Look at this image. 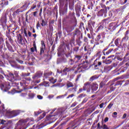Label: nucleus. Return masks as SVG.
Returning a JSON list of instances; mask_svg holds the SVG:
<instances>
[{
  "label": "nucleus",
  "mask_w": 129,
  "mask_h": 129,
  "mask_svg": "<svg viewBox=\"0 0 129 129\" xmlns=\"http://www.w3.org/2000/svg\"><path fill=\"white\" fill-rule=\"evenodd\" d=\"M43 85L45 87L49 86V82L47 81H44L43 82Z\"/></svg>",
  "instance_id": "nucleus-63"
},
{
  "label": "nucleus",
  "mask_w": 129,
  "mask_h": 129,
  "mask_svg": "<svg viewBox=\"0 0 129 129\" xmlns=\"http://www.w3.org/2000/svg\"><path fill=\"white\" fill-rule=\"evenodd\" d=\"M45 116H46V113H45V112L43 113L42 115L38 118L37 120L38 121H39V120H41L42 119V118H44V117H45Z\"/></svg>",
  "instance_id": "nucleus-46"
},
{
  "label": "nucleus",
  "mask_w": 129,
  "mask_h": 129,
  "mask_svg": "<svg viewBox=\"0 0 129 129\" xmlns=\"http://www.w3.org/2000/svg\"><path fill=\"white\" fill-rule=\"evenodd\" d=\"M81 59H82V55H76L74 58L75 63H78V62H81Z\"/></svg>",
  "instance_id": "nucleus-22"
},
{
  "label": "nucleus",
  "mask_w": 129,
  "mask_h": 129,
  "mask_svg": "<svg viewBox=\"0 0 129 129\" xmlns=\"http://www.w3.org/2000/svg\"><path fill=\"white\" fill-rule=\"evenodd\" d=\"M9 20L12 24H15L16 23V18H14L12 16H9Z\"/></svg>",
  "instance_id": "nucleus-33"
},
{
  "label": "nucleus",
  "mask_w": 129,
  "mask_h": 129,
  "mask_svg": "<svg viewBox=\"0 0 129 129\" xmlns=\"http://www.w3.org/2000/svg\"><path fill=\"white\" fill-rule=\"evenodd\" d=\"M111 69H112V66H105L104 68V72L107 73V72H109Z\"/></svg>",
  "instance_id": "nucleus-25"
},
{
  "label": "nucleus",
  "mask_w": 129,
  "mask_h": 129,
  "mask_svg": "<svg viewBox=\"0 0 129 129\" xmlns=\"http://www.w3.org/2000/svg\"><path fill=\"white\" fill-rule=\"evenodd\" d=\"M10 113L12 115L10 117L11 118L13 117H15V116H17L19 115L21 113V111L20 110H15V111H11Z\"/></svg>",
  "instance_id": "nucleus-16"
},
{
  "label": "nucleus",
  "mask_w": 129,
  "mask_h": 129,
  "mask_svg": "<svg viewBox=\"0 0 129 129\" xmlns=\"http://www.w3.org/2000/svg\"><path fill=\"white\" fill-rule=\"evenodd\" d=\"M106 21H107V19H106L103 20L100 23V25L104 28V27H105V24H106Z\"/></svg>",
  "instance_id": "nucleus-40"
},
{
  "label": "nucleus",
  "mask_w": 129,
  "mask_h": 129,
  "mask_svg": "<svg viewBox=\"0 0 129 129\" xmlns=\"http://www.w3.org/2000/svg\"><path fill=\"white\" fill-rule=\"evenodd\" d=\"M119 41H120V38H118L115 39L114 41V44L116 47H119Z\"/></svg>",
  "instance_id": "nucleus-36"
},
{
  "label": "nucleus",
  "mask_w": 129,
  "mask_h": 129,
  "mask_svg": "<svg viewBox=\"0 0 129 129\" xmlns=\"http://www.w3.org/2000/svg\"><path fill=\"white\" fill-rule=\"evenodd\" d=\"M101 51H98L96 54V57H98V58H97L96 59V60H99V59H100V57H101Z\"/></svg>",
  "instance_id": "nucleus-42"
},
{
  "label": "nucleus",
  "mask_w": 129,
  "mask_h": 129,
  "mask_svg": "<svg viewBox=\"0 0 129 129\" xmlns=\"http://www.w3.org/2000/svg\"><path fill=\"white\" fill-rule=\"evenodd\" d=\"M72 52H68L63 54L64 56L66 57V58H69V57H71V54Z\"/></svg>",
  "instance_id": "nucleus-44"
},
{
  "label": "nucleus",
  "mask_w": 129,
  "mask_h": 129,
  "mask_svg": "<svg viewBox=\"0 0 129 129\" xmlns=\"http://www.w3.org/2000/svg\"><path fill=\"white\" fill-rule=\"evenodd\" d=\"M41 25L42 27H45V26H47V25H48V23L46 21H45V20H42Z\"/></svg>",
  "instance_id": "nucleus-45"
},
{
  "label": "nucleus",
  "mask_w": 129,
  "mask_h": 129,
  "mask_svg": "<svg viewBox=\"0 0 129 129\" xmlns=\"http://www.w3.org/2000/svg\"><path fill=\"white\" fill-rule=\"evenodd\" d=\"M48 80H49L50 83H52V84H54V83H56V82H57V80L54 79L53 78H50Z\"/></svg>",
  "instance_id": "nucleus-39"
},
{
  "label": "nucleus",
  "mask_w": 129,
  "mask_h": 129,
  "mask_svg": "<svg viewBox=\"0 0 129 129\" xmlns=\"http://www.w3.org/2000/svg\"><path fill=\"white\" fill-rule=\"evenodd\" d=\"M76 26H77V20L76 19V17H75V19L72 21H70V26L67 27V32L68 33L72 32L75 29Z\"/></svg>",
  "instance_id": "nucleus-5"
},
{
  "label": "nucleus",
  "mask_w": 129,
  "mask_h": 129,
  "mask_svg": "<svg viewBox=\"0 0 129 129\" xmlns=\"http://www.w3.org/2000/svg\"><path fill=\"white\" fill-rule=\"evenodd\" d=\"M69 9L71 11L74 12V2L73 0L70 1Z\"/></svg>",
  "instance_id": "nucleus-27"
},
{
  "label": "nucleus",
  "mask_w": 129,
  "mask_h": 129,
  "mask_svg": "<svg viewBox=\"0 0 129 129\" xmlns=\"http://www.w3.org/2000/svg\"><path fill=\"white\" fill-rule=\"evenodd\" d=\"M30 51L32 53H34L35 51L36 52V53L38 52V50H37V46L36 45V42H35V41L33 42V47L30 48Z\"/></svg>",
  "instance_id": "nucleus-26"
},
{
  "label": "nucleus",
  "mask_w": 129,
  "mask_h": 129,
  "mask_svg": "<svg viewBox=\"0 0 129 129\" xmlns=\"http://www.w3.org/2000/svg\"><path fill=\"white\" fill-rule=\"evenodd\" d=\"M91 83L90 82H87L85 83L83 86V91H85L87 90V92H90V88H91Z\"/></svg>",
  "instance_id": "nucleus-9"
},
{
  "label": "nucleus",
  "mask_w": 129,
  "mask_h": 129,
  "mask_svg": "<svg viewBox=\"0 0 129 129\" xmlns=\"http://www.w3.org/2000/svg\"><path fill=\"white\" fill-rule=\"evenodd\" d=\"M70 71H71V69L69 68H66L63 69L62 72L64 73L63 75H67V73L66 72H70Z\"/></svg>",
  "instance_id": "nucleus-32"
},
{
  "label": "nucleus",
  "mask_w": 129,
  "mask_h": 129,
  "mask_svg": "<svg viewBox=\"0 0 129 129\" xmlns=\"http://www.w3.org/2000/svg\"><path fill=\"white\" fill-rule=\"evenodd\" d=\"M86 96V94H81L79 96V98H83V97H85Z\"/></svg>",
  "instance_id": "nucleus-60"
},
{
  "label": "nucleus",
  "mask_w": 129,
  "mask_h": 129,
  "mask_svg": "<svg viewBox=\"0 0 129 129\" xmlns=\"http://www.w3.org/2000/svg\"><path fill=\"white\" fill-rule=\"evenodd\" d=\"M103 28H104L103 26L102 25H100L98 28L97 29L96 31L97 32H99V31H101V30H102L103 29Z\"/></svg>",
  "instance_id": "nucleus-56"
},
{
  "label": "nucleus",
  "mask_w": 129,
  "mask_h": 129,
  "mask_svg": "<svg viewBox=\"0 0 129 129\" xmlns=\"http://www.w3.org/2000/svg\"><path fill=\"white\" fill-rule=\"evenodd\" d=\"M88 100V98H86V97L83 100V101H82V102L81 103V104H83L84 103H86V102H87Z\"/></svg>",
  "instance_id": "nucleus-58"
},
{
  "label": "nucleus",
  "mask_w": 129,
  "mask_h": 129,
  "mask_svg": "<svg viewBox=\"0 0 129 129\" xmlns=\"http://www.w3.org/2000/svg\"><path fill=\"white\" fill-rule=\"evenodd\" d=\"M6 123H7V120L0 119V124H6Z\"/></svg>",
  "instance_id": "nucleus-57"
},
{
  "label": "nucleus",
  "mask_w": 129,
  "mask_h": 129,
  "mask_svg": "<svg viewBox=\"0 0 129 129\" xmlns=\"http://www.w3.org/2000/svg\"><path fill=\"white\" fill-rule=\"evenodd\" d=\"M22 9H23V7L16 10H11L10 16H12L14 18H17V17L19 16L20 13H23V12L25 11V9L22 10Z\"/></svg>",
  "instance_id": "nucleus-6"
},
{
  "label": "nucleus",
  "mask_w": 129,
  "mask_h": 129,
  "mask_svg": "<svg viewBox=\"0 0 129 129\" xmlns=\"http://www.w3.org/2000/svg\"><path fill=\"white\" fill-rule=\"evenodd\" d=\"M9 57L10 56L8 55V53H6L3 55L4 59H9Z\"/></svg>",
  "instance_id": "nucleus-62"
},
{
  "label": "nucleus",
  "mask_w": 129,
  "mask_h": 129,
  "mask_svg": "<svg viewBox=\"0 0 129 129\" xmlns=\"http://www.w3.org/2000/svg\"><path fill=\"white\" fill-rule=\"evenodd\" d=\"M42 76H43V72L38 71L32 77V79L34 80H35L36 79H38V78H41V77H42Z\"/></svg>",
  "instance_id": "nucleus-14"
},
{
  "label": "nucleus",
  "mask_w": 129,
  "mask_h": 129,
  "mask_svg": "<svg viewBox=\"0 0 129 129\" xmlns=\"http://www.w3.org/2000/svg\"><path fill=\"white\" fill-rule=\"evenodd\" d=\"M5 105L2 103V102L0 101V112H5L6 111V109L5 108Z\"/></svg>",
  "instance_id": "nucleus-29"
},
{
  "label": "nucleus",
  "mask_w": 129,
  "mask_h": 129,
  "mask_svg": "<svg viewBox=\"0 0 129 129\" xmlns=\"http://www.w3.org/2000/svg\"><path fill=\"white\" fill-rule=\"evenodd\" d=\"M75 11L76 12H81V7L79 4H77L75 6Z\"/></svg>",
  "instance_id": "nucleus-34"
},
{
  "label": "nucleus",
  "mask_w": 129,
  "mask_h": 129,
  "mask_svg": "<svg viewBox=\"0 0 129 129\" xmlns=\"http://www.w3.org/2000/svg\"><path fill=\"white\" fill-rule=\"evenodd\" d=\"M8 20L7 19V14H4L2 15L1 17V20H0V24H1L3 30L4 31H6V29H8L9 33L11 32V30L9 29V26L7 25V22Z\"/></svg>",
  "instance_id": "nucleus-4"
},
{
  "label": "nucleus",
  "mask_w": 129,
  "mask_h": 129,
  "mask_svg": "<svg viewBox=\"0 0 129 129\" xmlns=\"http://www.w3.org/2000/svg\"><path fill=\"white\" fill-rule=\"evenodd\" d=\"M114 90H115V87H110V90L108 91L107 93H111V92H112V91H114Z\"/></svg>",
  "instance_id": "nucleus-51"
},
{
  "label": "nucleus",
  "mask_w": 129,
  "mask_h": 129,
  "mask_svg": "<svg viewBox=\"0 0 129 129\" xmlns=\"http://www.w3.org/2000/svg\"><path fill=\"white\" fill-rule=\"evenodd\" d=\"M59 14L62 16L67 13L68 10V4L69 0H59Z\"/></svg>",
  "instance_id": "nucleus-1"
},
{
  "label": "nucleus",
  "mask_w": 129,
  "mask_h": 129,
  "mask_svg": "<svg viewBox=\"0 0 129 129\" xmlns=\"http://www.w3.org/2000/svg\"><path fill=\"white\" fill-rule=\"evenodd\" d=\"M7 78L8 80H9L11 82H15L17 80V78L15 77V75L14 74L10 72L7 75Z\"/></svg>",
  "instance_id": "nucleus-11"
},
{
  "label": "nucleus",
  "mask_w": 129,
  "mask_h": 129,
  "mask_svg": "<svg viewBox=\"0 0 129 129\" xmlns=\"http://www.w3.org/2000/svg\"><path fill=\"white\" fill-rule=\"evenodd\" d=\"M78 50H79V47L76 46L73 48L74 52H75V53H77L78 52Z\"/></svg>",
  "instance_id": "nucleus-59"
},
{
  "label": "nucleus",
  "mask_w": 129,
  "mask_h": 129,
  "mask_svg": "<svg viewBox=\"0 0 129 129\" xmlns=\"http://www.w3.org/2000/svg\"><path fill=\"white\" fill-rule=\"evenodd\" d=\"M91 87L92 89V92H93L94 91H96V90L98 89V85L97 84H92Z\"/></svg>",
  "instance_id": "nucleus-23"
},
{
  "label": "nucleus",
  "mask_w": 129,
  "mask_h": 129,
  "mask_svg": "<svg viewBox=\"0 0 129 129\" xmlns=\"http://www.w3.org/2000/svg\"><path fill=\"white\" fill-rule=\"evenodd\" d=\"M28 97L29 99H33L35 97V93L30 92L28 94Z\"/></svg>",
  "instance_id": "nucleus-38"
},
{
  "label": "nucleus",
  "mask_w": 129,
  "mask_h": 129,
  "mask_svg": "<svg viewBox=\"0 0 129 129\" xmlns=\"http://www.w3.org/2000/svg\"><path fill=\"white\" fill-rule=\"evenodd\" d=\"M99 78V76L95 75V76L91 77L90 78L89 80L90 81H93V80H96V79H98Z\"/></svg>",
  "instance_id": "nucleus-35"
},
{
  "label": "nucleus",
  "mask_w": 129,
  "mask_h": 129,
  "mask_svg": "<svg viewBox=\"0 0 129 129\" xmlns=\"http://www.w3.org/2000/svg\"><path fill=\"white\" fill-rule=\"evenodd\" d=\"M105 86V84L103 82H101L100 83V88H103V86Z\"/></svg>",
  "instance_id": "nucleus-64"
},
{
  "label": "nucleus",
  "mask_w": 129,
  "mask_h": 129,
  "mask_svg": "<svg viewBox=\"0 0 129 129\" xmlns=\"http://www.w3.org/2000/svg\"><path fill=\"white\" fill-rule=\"evenodd\" d=\"M98 60L99 59H95L93 63L96 69H98V67H100V66H101V64H102V62L99 61Z\"/></svg>",
  "instance_id": "nucleus-18"
},
{
  "label": "nucleus",
  "mask_w": 129,
  "mask_h": 129,
  "mask_svg": "<svg viewBox=\"0 0 129 129\" xmlns=\"http://www.w3.org/2000/svg\"><path fill=\"white\" fill-rule=\"evenodd\" d=\"M29 119L27 118L26 119H21L16 123L15 129H27L30 126L29 123Z\"/></svg>",
  "instance_id": "nucleus-2"
},
{
  "label": "nucleus",
  "mask_w": 129,
  "mask_h": 129,
  "mask_svg": "<svg viewBox=\"0 0 129 129\" xmlns=\"http://www.w3.org/2000/svg\"><path fill=\"white\" fill-rule=\"evenodd\" d=\"M123 82H125V80H120V81H118L117 82H116L115 84H111V86L114 85V86H117L118 85L121 86L122 85V83H123Z\"/></svg>",
  "instance_id": "nucleus-24"
},
{
  "label": "nucleus",
  "mask_w": 129,
  "mask_h": 129,
  "mask_svg": "<svg viewBox=\"0 0 129 129\" xmlns=\"http://www.w3.org/2000/svg\"><path fill=\"white\" fill-rule=\"evenodd\" d=\"M3 43H4V38L3 37V35L0 34V49H3L4 47Z\"/></svg>",
  "instance_id": "nucleus-30"
},
{
  "label": "nucleus",
  "mask_w": 129,
  "mask_h": 129,
  "mask_svg": "<svg viewBox=\"0 0 129 129\" xmlns=\"http://www.w3.org/2000/svg\"><path fill=\"white\" fill-rule=\"evenodd\" d=\"M41 113L42 112L41 111V110H39L38 111H35L34 112V115L37 116V115H39V114H40V113Z\"/></svg>",
  "instance_id": "nucleus-61"
},
{
  "label": "nucleus",
  "mask_w": 129,
  "mask_h": 129,
  "mask_svg": "<svg viewBox=\"0 0 129 129\" xmlns=\"http://www.w3.org/2000/svg\"><path fill=\"white\" fill-rule=\"evenodd\" d=\"M103 122H104V121H103V120H102V126H101V128H103V129H109V128H108V127H107V125H106V124H103Z\"/></svg>",
  "instance_id": "nucleus-47"
},
{
  "label": "nucleus",
  "mask_w": 129,
  "mask_h": 129,
  "mask_svg": "<svg viewBox=\"0 0 129 129\" xmlns=\"http://www.w3.org/2000/svg\"><path fill=\"white\" fill-rule=\"evenodd\" d=\"M9 5V1L7 0H1L0 1V6L1 8H5Z\"/></svg>",
  "instance_id": "nucleus-20"
},
{
  "label": "nucleus",
  "mask_w": 129,
  "mask_h": 129,
  "mask_svg": "<svg viewBox=\"0 0 129 129\" xmlns=\"http://www.w3.org/2000/svg\"><path fill=\"white\" fill-rule=\"evenodd\" d=\"M128 40V36H125L122 39L121 42H127Z\"/></svg>",
  "instance_id": "nucleus-49"
},
{
  "label": "nucleus",
  "mask_w": 129,
  "mask_h": 129,
  "mask_svg": "<svg viewBox=\"0 0 129 129\" xmlns=\"http://www.w3.org/2000/svg\"><path fill=\"white\" fill-rule=\"evenodd\" d=\"M116 28H117V26L115 25V24L114 23H111L109 24L108 29L109 30L110 32H113V31H114Z\"/></svg>",
  "instance_id": "nucleus-17"
},
{
  "label": "nucleus",
  "mask_w": 129,
  "mask_h": 129,
  "mask_svg": "<svg viewBox=\"0 0 129 129\" xmlns=\"http://www.w3.org/2000/svg\"><path fill=\"white\" fill-rule=\"evenodd\" d=\"M112 57H114V55H111L108 56L106 59L102 60V62L106 64H110L112 62V60H113V58H112ZM110 58H112L110 59Z\"/></svg>",
  "instance_id": "nucleus-12"
},
{
  "label": "nucleus",
  "mask_w": 129,
  "mask_h": 129,
  "mask_svg": "<svg viewBox=\"0 0 129 129\" xmlns=\"http://www.w3.org/2000/svg\"><path fill=\"white\" fill-rule=\"evenodd\" d=\"M81 64L83 66H85L84 68H87L89 65V62H88V60H83Z\"/></svg>",
  "instance_id": "nucleus-28"
},
{
  "label": "nucleus",
  "mask_w": 129,
  "mask_h": 129,
  "mask_svg": "<svg viewBox=\"0 0 129 129\" xmlns=\"http://www.w3.org/2000/svg\"><path fill=\"white\" fill-rule=\"evenodd\" d=\"M101 39V34H99L95 38V41L97 42V41H99Z\"/></svg>",
  "instance_id": "nucleus-52"
},
{
  "label": "nucleus",
  "mask_w": 129,
  "mask_h": 129,
  "mask_svg": "<svg viewBox=\"0 0 129 129\" xmlns=\"http://www.w3.org/2000/svg\"><path fill=\"white\" fill-rule=\"evenodd\" d=\"M14 75L15 78H19V72L17 71H14Z\"/></svg>",
  "instance_id": "nucleus-54"
},
{
  "label": "nucleus",
  "mask_w": 129,
  "mask_h": 129,
  "mask_svg": "<svg viewBox=\"0 0 129 129\" xmlns=\"http://www.w3.org/2000/svg\"><path fill=\"white\" fill-rule=\"evenodd\" d=\"M21 86H25L27 84V82L25 80L22 81L20 82Z\"/></svg>",
  "instance_id": "nucleus-53"
},
{
  "label": "nucleus",
  "mask_w": 129,
  "mask_h": 129,
  "mask_svg": "<svg viewBox=\"0 0 129 129\" xmlns=\"http://www.w3.org/2000/svg\"><path fill=\"white\" fill-rule=\"evenodd\" d=\"M30 74H31V73H22V76L23 77H28V76H30Z\"/></svg>",
  "instance_id": "nucleus-55"
},
{
  "label": "nucleus",
  "mask_w": 129,
  "mask_h": 129,
  "mask_svg": "<svg viewBox=\"0 0 129 129\" xmlns=\"http://www.w3.org/2000/svg\"><path fill=\"white\" fill-rule=\"evenodd\" d=\"M70 16L72 17V19L70 20L71 21H73L74 19H75V14L74 13V12L71 13V12H70Z\"/></svg>",
  "instance_id": "nucleus-41"
},
{
  "label": "nucleus",
  "mask_w": 129,
  "mask_h": 129,
  "mask_svg": "<svg viewBox=\"0 0 129 129\" xmlns=\"http://www.w3.org/2000/svg\"><path fill=\"white\" fill-rule=\"evenodd\" d=\"M129 55V52L127 51L125 55V56L124 57V60L125 61H128L129 60V57H127V56H128Z\"/></svg>",
  "instance_id": "nucleus-48"
},
{
  "label": "nucleus",
  "mask_w": 129,
  "mask_h": 129,
  "mask_svg": "<svg viewBox=\"0 0 129 129\" xmlns=\"http://www.w3.org/2000/svg\"><path fill=\"white\" fill-rule=\"evenodd\" d=\"M95 25V22L94 21H91L88 23V28L90 31L91 34L93 32V27Z\"/></svg>",
  "instance_id": "nucleus-15"
},
{
  "label": "nucleus",
  "mask_w": 129,
  "mask_h": 129,
  "mask_svg": "<svg viewBox=\"0 0 129 129\" xmlns=\"http://www.w3.org/2000/svg\"><path fill=\"white\" fill-rule=\"evenodd\" d=\"M68 62V60L64 56V55H61L60 57H58L57 58V64H63V63H67Z\"/></svg>",
  "instance_id": "nucleus-8"
},
{
  "label": "nucleus",
  "mask_w": 129,
  "mask_h": 129,
  "mask_svg": "<svg viewBox=\"0 0 129 129\" xmlns=\"http://www.w3.org/2000/svg\"><path fill=\"white\" fill-rule=\"evenodd\" d=\"M6 45L10 52H11V53H14L15 52V50H14V48H13V46L11 45V44L9 43V41H8V40L6 41Z\"/></svg>",
  "instance_id": "nucleus-19"
},
{
  "label": "nucleus",
  "mask_w": 129,
  "mask_h": 129,
  "mask_svg": "<svg viewBox=\"0 0 129 129\" xmlns=\"http://www.w3.org/2000/svg\"><path fill=\"white\" fill-rule=\"evenodd\" d=\"M66 123H67V122H63L60 125L58 126V127H57V128H59V129H62V128H65L67 126V125H66Z\"/></svg>",
  "instance_id": "nucleus-31"
},
{
  "label": "nucleus",
  "mask_w": 129,
  "mask_h": 129,
  "mask_svg": "<svg viewBox=\"0 0 129 129\" xmlns=\"http://www.w3.org/2000/svg\"><path fill=\"white\" fill-rule=\"evenodd\" d=\"M66 110V109L65 108H59L56 111V112L53 113V115H49L47 119L48 120L53 119L54 118V116H56V117H60V116H62V115L65 113Z\"/></svg>",
  "instance_id": "nucleus-3"
},
{
  "label": "nucleus",
  "mask_w": 129,
  "mask_h": 129,
  "mask_svg": "<svg viewBox=\"0 0 129 129\" xmlns=\"http://www.w3.org/2000/svg\"><path fill=\"white\" fill-rule=\"evenodd\" d=\"M52 74V72H45L44 73V79H46L47 80H48V79H50L51 78L50 76H51Z\"/></svg>",
  "instance_id": "nucleus-21"
},
{
  "label": "nucleus",
  "mask_w": 129,
  "mask_h": 129,
  "mask_svg": "<svg viewBox=\"0 0 129 129\" xmlns=\"http://www.w3.org/2000/svg\"><path fill=\"white\" fill-rule=\"evenodd\" d=\"M46 50V45L44 41H41V47H40V52L39 53V56H43L44 55V52Z\"/></svg>",
  "instance_id": "nucleus-13"
},
{
  "label": "nucleus",
  "mask_w": 129,
  "mask_h": 129,
  "mask_svg": "<svg viewBox=\"0 0 129 129\" xmlns=\"http://www.w3.org/2000/svg\"><path fill=\"white\" fill-rule=\"evenodd\" d=\"M74 85H73V83L69 82V83H68L67 84V88H69L70 87H73Z\"/></svg>",
  "instance_id": "nucleus-50"
},
{
  "label": "nucleus",
  "mask_w": 129,
  "mask_h": 129,
  "mask_svg": "<svg viewBox=\"0 0 129 129\" xmlns=\"http://www.w3.org/2000/svg\"><path fill=\"white\" fill-rule=\"evenodd\" d=\"M106 14H107V9H102L98 12L97 16L98 17H104L106 18Z\"/></svg>",
  "instance_id": "nucleus-10"
},
{
  "label": "nucleus",
  "mask_w": 129,
  "mask_h": 129,
  "mask_svg": "<svg viewBox=\"0 0 129 129\" xmlns=\"http://www.w3.org/2000/svg\"><path fill=\"white\" fill-rule=\"evenodd\" d=\"M17 42L20 45H26V43H28L26 38L23 39V36L21 35V34H19L17 35Z\"/></svg>",
  "instance_id": "nucleus-7"
},
{
  "label": "nucleus",
  "mask_w": 129,
  "mask_h": 129,
  "mask_svg": "<svg viewBox=\"0 0 129 129\" xmlns=\"http://www.w3.org/2000/svg\"><path fill=\"white\" fill-rule=\"evenodd\" d=\"M112 51H113V48H111L110 49H109L107 52H103V54L104 56H105L106 55H109V54H110V53H111V52H112Z\"/></svg>",
  "instance_id": "nucleus-37"
},
{
  "label": "nucleus",
  "mask_w": 129,
  "mask_h": 129,
  "mask_svg": "<svg viewBox=\"0 0 129 129\" xmlns=\"http://www.w3.org/2000/svg\"><path fill=\"white\" fill-rule=\"evenodd\" d=\"M75 62V60L73 59H70L68 61V64L69 65H74Z\"/></svg>",
  "instance_id": "nucleus-43"
}]
</instances>
